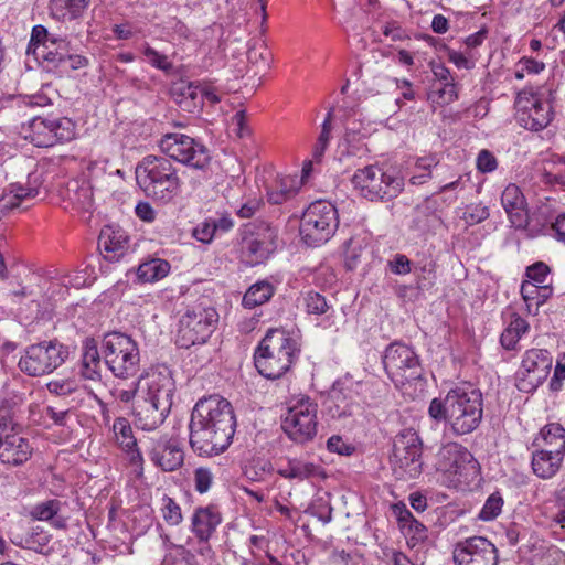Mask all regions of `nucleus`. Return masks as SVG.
<instances>
[{"instance_id": "41", "label": "nucleus", "mask_w": 565, "mask_h": 565, "mask_svg": "<svg viewBox=\"0 0 565 565\" xmlns=\"http://www.w3.org/2000/svg\"><path fill=\"white\" fill-rule=\"evenodd\" d=\"M274 295V287L268 281L252 285L243 297V306L253 309L267 302Z\"/></svg>"}, {"instance_id": "60", "label": "nucleus", "mask_w": 565, "mask_h": 565, "mask_svg": "<svg viewBox=\"0 0 565 565\" xmlns=\"http://www.w3.org/2000/svg\"><path fill=\"white\" fill-rule=\"evenodd\" d=\"M128 455V460L130 466L134 468V472L137 477H142L143 475V457L138 447H134L130 450H124Z\"/></svg>"}, {"instance_id": "14", "label": "nucleus", "mask_w": 565, "mask_h": 565, "mask_svg": "<svg viewBox=\"0 0 565 565\" xmlns=\"http://www.w3.org/2000/svg\"><path fill=\"white\" fill-rule=\"evenodd\" d=\"M159 148L170 159L199 170L205 169L211 160L207 148L184 134L163 135Z\"/></svg>"}, {"instance_id": "28", "label": "nucleus", "mask_w": 565, "mask_h": 565, "mask_svg": "<svg viewBox=\"0 0 565 565\" xmlns=\"http://www.w3.org/2000/svg\"><path fill=\"white\" fill-rule=\"evenodd\" d=\"M564 456L554 454L547 449H536L532 454V470L541 479L554 477L561 468Z\"/></svg>"}, {"instance_id": "7", "label": "nucleus", "mask_w": 565, "mask_h": 565, "mask_svg": "<svg viewBox=\"0 0 565 565\" xmlns=\"http://www.w3.org/2000/svg\"><path fill=\"white\" fill-rule=\"evenodd\" d=\"M218 322V313L206 298L190 306L180 318L177 343L181 348H190L205 343L214 332Z\"/></svg>"}, {"instance_id": "47", "label": "nucleus", "mask_w": 565, "mask_h": 565, "mask_svg": "<svg viewBox=\"0 0 565 565\" xmlns=\"http://www.w3.org/2000/svg\"><path fill=\"white\" fill-rule=\"evenodd\" d=\"M503 499L499 492H494L488 497L478 518L482 521H492L502 511Z\"/></svg>"}, {"instance_id": "48", "label": "nucleus", "mask_w": 565, "mask_h": 565, "mask_svg": "<svg viewBox=\"0 0 565 565\" xmlns=\"http://www.w3.org/2000/svg\"><path fill=\"white\" fill-rule=\"evenodd\" d=\"M162 516L163 520L171 526H177L182 523L183 515L180 505L170 497L162 498Z\"/></svg>"}, {"instance_id": "32", "label": "nucleus", "mask_w": 565, "mask_h": 565, "mask_svg": "<svg viewBox=\"0 0 565 565\" xmlns=\"http://www.w3.org/2000/svg\"><path fill=\"white\" fill-rule=\"evenodd\" d=\"M29 130L30 134L25 138H29L34 146L46 148L56 145V138L52 132V118H33L29 122Z\"/></svg>"}, {"instance_id": "64", "label": "nucleus", "mask_w": 565, "mask_h": 565, "mask_svg": "<svg viewBox=\"0 0 565 565\" xmlns=\"http://www.w3.org/2000/svg\"><path fill=\"white\" fill-rule=\"evenodd\" d=\"M233 124L237 127V136L239 138L246 137L250 135V129L247 125V115L244 109L238 110L232 118Z\"/></svg>"}, {"instance_id": "44", "label": "nucleus", "mask_w": 565, "mask_h": 565, "mask_svg": "<svg viewBox=\"0 0 565 565\" xmlns=\"http://www.w3.org/2000/svg\"><path fill=\"white\" fill-rule=\"evenodd\" d=\"M116 443L122 450H130L137 446V439L132 435L130 423L125 417H118L113 424Z\"/></svg>"}, {"instance_id": "34", "label": "nucleus", "mask_w": 565, "mask_h": 565, "mask_svg": "<svg viewBox=\"0 0 565 565\" xmlns=\"http://www.w3.org/2000/svg\"><path fill=\"white\" fill-rule=\"evenodd\" d=\"M541 181L550 185H565V158L551 156L543 160Z\"/></svg>"}, {"instance_id": "43", "label": "nucleus", "mask_w": 565, "mask_h": 565, "mask_svg": "<svg viewBox=\"0 0 565 565\" xmlns=\"http://www.w3.org/2000/svg\"><path fill=\"white\" fill-rule=\"evenodd\" d=\"M68 200L81 210H89L93 205V192L90 186L83 182L70 183L67 186Z\"/></svg>"}, {"instance_id": "33", "label": "nucleus", "mask_w": 565, "mask_h": 565, "mask_svg": "<svg viewBox=\"0 0 565 565\" xmlns=\"http://www.w3.org/2000/svg\"><path fill=\"white\" fill-rule=\"evenodd\" d=\"M329 409L333 417H345L352 414L354 393L349 387H332L329 393Z\"/></svg>"}, {"instance_id": "4", "label": "nucleus", "mask_w": 565, "mask_h": 565, "mask_svg": "<svg viewBox=\"0 0 565 565\" xmlns=\"http://www.w3.org/2000/svg\"><path fill=\"white\" fill-rule=\"evenodd\" d=\"M174 390V380L168 369L149 373L146 396L134 409L136 425L143 430L159 427L170 413Z\"/></svg>"}, {"instance_id": "5", "label": "nucleus", "mask_w": 565, "mask_h": 565, "mask_svg": "<svg viewBox=\"0 0 565 565\" xmlns=\"http://www.w3.org/2000/svg\"><path fill=\"white\" fill-rule=\"evenodd\" d=\"M136 180L148 198L170 202L179 192L181 181L170 159L147 156L136 167Z\"/></svg>"}, {"instance_id": "61", "label": "nucleus", "mask_w": 565, "mask_h": 565, "mask_svg": "<svg viewBox=\"0 0 565 565\" xmlns=\"http://www.w3.org/2000/svg\"><path fill=\"white\" fill-rule=\"evenodd\" d=\"M311 514L327 524L332 520V507L327 502L320 501L311 508Z\"/></svg>"}, {"instance_id": "46", "label": "nucleus", "mask_w": 565, "mask_h": 565, "mask_svg": "<svg viewBox=\"0 0 565 565\" xmlns=\"http://www.w3.org/2000/svg\"><path fill=\"white\" fill-rule=\"evenodd\" d=\"M551 291L550 286H542L532 281H524L521 285V295L526 302L537 299L536 305H540L550 296Z\"/></svg>"}, {"instance_id": "36", "label": "nucleus", "mask_w": 565, "mask_h": 565, "mask_svg": "<svg viewBox=\"0 0 565 565\" xmlns=\"http://www.w3.org/2000/svg\"><path fill=\"white\" fill-rule=\"evenodd\" d=\"M170 268L169 262L161 258H151L139 265L137 276L142 282H154L164 278Z\"/></svg>"}, {"instance_id": "53", "label": "nucleus", "mask_w": 565, "mask_h": 565, "mask_svg": "<svg viewBox=\"0 0 565 565\" xmlns=\"http://www.w3.org/2000/svg\"><path fill=\"white\" fill-rule=\"evenodd\" d=\"M550 271V267L545 263L536 262L526 268V276L532 280V282L548 286L545 282Z\"/></svg>"}, {"instance_id": "52", "label": "nucleus", "mask_w": 565, "mask_h": 565, "mask_svg": "<svg viewBox=\"0 0 565 565\" xmlns=\"http://www.w3.org/2000/svg\"><path fill=\"white\" fill-rule=\"evenodd\" d=\"M305 300L309 313L323 315L329 309L326 298L319 292H308Z\"/></svg>"}, {"instance_id": "3", "label": "nucleus", "mask_w": 565, "mask_h": 565, "mask_svg": "<svg viewBox=\"0 0 565 565\" xmlns=\"http://www.w3.org/2000/svg\"><path fill=\"white\" fill-rule=\"evenodd\" d=\"M300 353L298 342L284 329H269L254 352L258 373L277 380L290 371Z\"/></svg>"}, {"instance_id": "27", "label": "nucleus", "mask_w": 565, "mask_h": 565, "mask_svg": "<svg viewBox=\"0 0 565 565\" xmlns=\"http://www.w3.org/2000/svg\"><path fill=\"white\" fill-rule=\"evenodd\" d=\"M100 364L97 341L94 338H85L82 342V375L90 381L100 380Z\"/></svg>"}, {"instance_id": "13", "label": "nucleus", "mask_w": 565, "mask_h": 565, "mask_svg": "<svg viewBox=\"0 0 565 565\" xmlns=\"http://www.w3.org/2000/svg\"><path fill=\"white\" fill-rule=\"evenodd\" d=\"M382 363L387 376L397 387L422 376L418 355L412 347L402 342H393L386 347Z\"/></svg>"}, {"instance_id": "42", "label": "nucleus", "mask_w": 565, "mask_h": 565, "mask_svg": "<svg viewBox=\"0 0 565 565\" xmlns=\"http://www.w3.org/2000/svg\"><path fill=\"white\" fill-rule=\"evenodd\" d=\"M298 189L299 182L294 177H284L277 189L267 192L268 201L273 204H282L294 196Z\"/></svg>"}, {"instance_id": "1", "label": "nucleus", "mask_w": 565, "mask_h": 565, "mask_svg": "<svg viewBox=\"0 0 565 565\" xmlns=\"http://www.w3.org/2000/svg\"><path fill=\"white\" fill-rule=\"evenodd\" d=\"M236 425L234 408L226 398L216 394L200 398L189 424L192 450L200 457L224 452L232 444Z\"/></svg>"}, {"instance_id": "37", "label": "nucleus", "mask_w": 565, "mask_h": 565, "mask_svg": "<svg viewBox=\"0 0 565 565\" xmlns=\"http://www.w3.org/2000/svg\"><path fill=\"white\" fill-rule=\"evenodd\" d=\"M51 535L40 526L32 527L20 541H13L22 548L46 554L50 551Z\"/></svg>"}, {"instance_id": "17", "label": "nucleus", "mask_w": 565, "mask_h": 565, "mask_svg": "<svg viewBox=\"0 0 565 565\" xmlns=\"http://www.w3.org/2000/svg\"><path fill=\"white\" fill-rule=\"evenodd\" d=\"M515 119L525 129L540 131L552 119V107L547 102H542L534 94L521 92L515 102Z\"/></svg>"}, {"instance_id": "45", "label": "nucleus", "mask_w": 565, "mask_h": 565, "mask_svg": "<svg viewBox=\"0 0 565 565\" xmlns=\"http://www.w3.org/2000/svg\"><path fill=\"white\" fill-rule=\"evenodd\" d=\"M75 124L67 117H52V129L56 143L71 141L75 137Z\"/></svg>"}, {"instance_id": "55", "label": "nucleus", "mask_w": 565, "mask_h": 565, "mask_svg": "<svg viewBox=\"0 0 565 565\" xmlns=\"http://www.w3.org/2000/svg\"><path fill=\"white\" fill-rule=\"evenodd\" d=\"M489 217V210L487 206H483L481 204L470 205L467 207L463 220L472 225L478 224Z\"/></svg>"}, {"instance_id": "9", "label": "nucleus", "mask_w": 565, "mask_h": 565, "mask_svg": "<svg viewBox=\"0 0 565 565\" xmlns=\"http://www.w3.org/2000/svg\"><path fill=\"white\" fill-rule=\"evenodd\" d=\"M352 183L370 201H390L397 198L404 188V179L398 172L383 171L377 166L356 170Z\"/></svg>"}, {"instance_id": "38", "label": "nucleus", "mask_w": 565, "mask_h": 565, "mask_svg": "<svg viewBox=\"0 0 565 565\" xmlns=\"http://www.w3.org/2000/svg\"><path fill=\"white\" fill-rule=\"evenodd\" d=\"M319 472V466L311 462H303L298 459H289L286 467L278 470L279 476L285 479H296L302 481L309 479Z\"/></svg>"}, {"instance_id": "12", "label": "nucleus", "mask_w": 565, "mask_h": 565, "mask_svg": "<svg viewBox=\"0 0 565 565\" xmlns=\"http://www.w3.org/2000/svg\"><path fill=\"white\" fill-rule=\"evenodd\" d=\"M422 439L414 429H405L395 437L393 471L397 479H415L422 473Z\"/></svg>"}, {"instance_id": "58", "label": "nucleus", "mask_w": 565, "mask_h": 565, "mask_svg": "<svg viewBox=\"0 0 565 565\" xmlns=\"http://www.w3.org/2000/svg\"><path fill=\"white\" fill-rule=\"evenodd\" d=\"M327 447L331 452L347 456L351 455L355 449L352 445L345 443L342 437L338 435H333L328 439Z\"/></svg>"}, {"instance_id": "49", "label": "nucleus", "mask_w": 565, "mask_h": 565, "mask_svg": "<svg viewBox=\"0 0 565 565\" xmlns=\"http://www.w3.org/2000/svg\"><path fill=\"white\" fill-rule=\"evenodd\" d=\"M143 55L147 62L157 70L164 73H170L173 70V64L169 61L168 56L158 52L149 44L145 45Z\"/></svg>"}, {"instance_id": "26", "label": "nucleus", "mask_w": 565, "mask_h": 565, "mask_svg": "<svg viewBox=\"0 0 565 565\" xmlns=\"http://www.w3.org/2000/svg\"><path fill=\"white\" fill-rule=\"evenodd\" d=\"M70 51H72L70 42L64 38L57 36L34 49L35 54L53 67L65 65Z\"/></svg>"}, {"instance_id": "30", "label": "nucleus", "mask_w": 565, "mask_h": 565, "mask_svg": "<svg viewBox=\"0 0 565 565\" xmlns=\"http://www.w3.org/2000/svg\"><path fill=\"white\" fill-rule=\"evenodd\" d=\"M64 503L60 500L50 499L35 504L32 508L30 515L34 520L51 521L52 525L56 529H66L67 519L58 515Z\"/></svg>"}, {"instance_id": "11", "label": "nucleus", "mask_w": 565, "mask_h": 565, "mask_svg": "<svg viewBox=\"0 0 565 565\" xmlns=\"http://www.w3.org/2000/svg\"><path fill=\"white\" fill-rule=\"evenodd\" d=\"M67 356V348L57 340L41 341L26 347L18 365L30 376H41L61 366Z\"/></svg>"}, {"instance_id": "10", "label": "nucleus", "mask_w": 565, "mask_h": 565, "mask_svg": "<svg viewBox=\"0 0 565 565\" xmlns=\"http://www.w3.org/2000/svg\"><path fill=\"white\" fill-rule=\"evenodd\" d=\"M339 224L338 211L327 201H316L303 212L300 234L308 246H319L328 242Z\"/></svg>"}, {"instance_id": "50", "label": "nucleus", "mask_w": 565, "mask_h": 565, "mask_svg": "<svg viewBox=\"0 0 565 565\" xmlns=\"http://www.w3.org/2000/svg\"><path fill=\"white\" fill-rule=\"evenodd\" d=\"M192 236L203 244H210L216 236L213 227L212 217H207L201 223H199L193 228Z\"/></svg>"}, {"instance_id": "54", "label": "nucleus", "mask_w": 565, "mask_h": 565, "mask_svg": "<svg viewBox=\"0 0 565 565\" xmlns=\"http://www.w3.org/2000/svg\"><path fill=\"white\" fill-rule=\"evenodd\" d=\"M447 56L458 68L471 70L475 67L476 60L470 53L466 54L452 49H447Z\"/></svg>"}, {"instance_id": "18", "label": "nucleus", "mask_w": 565, "mask_h": 565, "mask_svg": "<svg viewBox=\"0 0 565 565\" xmlns=\"http://www.w3.org/2000/svg\"><path fill=\"white\" fill-rule=\"evenodd\" d=\"M455 565H498V550L489 540L472 536L458 542L452 552Z\"/></svg>"}, {"instance_id": "29", "label": "nucleus", "mask_w": 565, "mask_h": 565, "mask_svg": "<svg viewBox=\"0 0 565 565\" xmlns=\"http://www.w3.org/2000/svg\"><path fill=\"white\" fill-rule=\"evenodd\" d=\"M533 446L565 456V428L558 423L545 425L540 431V438L534 440Z\"/></svg>"}, {"instance_id": "19", "label": "nucleus", "mask_w": 565, "mask_h": 565, "mask_svg": "<svg viewBox=\"0 0 565 565\" xmlns=\"http://www.w3.org/2000/svg\"><path fill=\"white\" fill-rule=\"evenodd\" d=\"M147 452L153 465L166 472L178 470L184 461L179 441L168 436L150 439Z\"/></svg>"}, {"instance_id": "57", "label": "nucleus", "mask_w": 565, "mask_h": 565, "mask_svg": "<svg viewBox=\"0 0 565 565\" xmlns=\"http://www.w3.org/2000/svg\"><path fill=\"white\" fill-rule=\"evenodd\" d=\"M498 161L489 150H481L477 158V168L483 173L492 172L497 169Z\"/></svg>"}, {"instance_id": "63", "label": "nucleus", "mask_w": 565, "mask_h": 565, "mask_svg": "<svg viewBox=\"0 0 565 565\" xmlns=\"http://www.w3.org/2000/svg\"><path fill=\"white\" fill-rule=\"evenodd\" d=\"M215 235L230 232L234 227V221L230 214H221L218 217H212Z\"/></svg>"}, {"instance_id": "2", "label": "nucleus", "mask_w": 565, "mask_h": 565, "mask_svg": "<svg viewBox=\"0 0 565 565\" xmlns=\"http://www.w3.org/2000/svg\"><path fill=\"white\" fill-rule=\"evenodd\" d=\"M428 414L436 422H446L457 436L470 434L483 416L482 393L470 385L456 386L444 398H434Z\"/></svg>"}, {"instance_id": "6", "label": "nucleus", "mask_w": 565, "mask_h": 565, "mask_svg": "<svg viewBox=\"0 0 565 565\" xmlns=\"http://www.w3.org/2000/svg\"><path fill=\"white\" fill-rule=\"evenodd\" d=\"M104 362L118 379H129L140 370L138 343L128 334L111 331L104 334L100 343Z\"/></svg>"}, {"instance_id": "51", "label": "nucleus", "mask_w": 565, "mask_h": 565, "mask_svg": "<svg viewBox=\"0 0 565 565\" xmlns=\"http://www.w3.org/2000/svg\"><path fill=\"white\" fill-rule=\"evenodd\" d=\"M214 475L210 468L199 467L194 470V488L199 493H205L210 490Z\"/></svg>"}, {"instance_id": "59", "label": "nucleus", "mask_w": 565, "mask_h": 565, "mask_svg": "<svg viewBox=\"0 0 565 565\" xmlns=\"http://www.w3.org/2000/svg\"><path fill=\"white\" fill-rule=\"evenodd\" d=\"M46 387L50 393L60 396L70 395L75 391V384L70 380L51 381Z\"/></svg>"}, {"instance_id": "35", "label": "nucleus", "mask_w": 565, "mask_h": 565, "mask_svg": "<svg viewBox=\"0 0 565 565\" xmlns=\"http://www.w3.org/2000/svg\"><path fill=\"white\" fill-rule=\"evenodd\" d=\"M530 324L516 313L511 316L509 324L500 337V343L505 350H515L523 334L529 332Z\"/></svg>"}, {"instance_id": "8", "label": "nucleus", "mask_w": 565, "mask_h": 565, "mask_svg": "<svg viewBox=\"0 0 565 565\" xmlns=\"http://www.w3.org/2000/svg\"><path fill=\"white\" fill-rule=\"evenodd\" d=\"M436 470L450 483H470L480 475V463L473 455L458 443L443 445L435 456Z\"/></svg>"}, {"instance_id": "56", "label": "nucleus", "mask_w": 565, "mask_h": 565, "mask_svg": "<svg viewBox=\"0 0 565 565\" xmlns=\"http://www.w3.org/2000/svg\"><path fill=\"white\" fill-rule=\"evenodd\" d=\"M387 267L395 275H407L412 271V263L404 254H396L387 262Z\"/></svg>"}, {"instance_id": "39", "label": "nucleus", "mask_w": 565, "mask_h": 565, "mask_svg": "<svg viewBox=\"0 0 565 565\" xmlns=\"http://www.w3.org/2000/svg\"><path fill=\"white\" fill-rule=\"evenodd\" d=\"M243 234L257 237L259 242H268L271 249H277L278 230L265 221H255L245 225Z\"/></svg>"}, {"instance_id": "62", "label": "nucleus", "mask_w": 565, "mask_h": 565, "mask_svg": "<svg viewBox=\"0 0 565 565\" xmlns=\"http://www.w3.org/2000/svg\"><path fill=\"white\" fill-rule=\"evenodd\" d=\"M438 98L443 104H450L458 98L457 86L455 82H447L438 89Z\"/></svg>"}, {"instance_id": "24", "label": "nucleus", "mask_w": 565, "mask_h": 565, "mask_svg": "<svg viewBox=\"0 0 565 565\" xmlns=\"http://www.w3.org/2000/svg\"><path fill=\"white\" fill-rule=\"evenodd\" d=\"M40 181L35 174H29L26 184H10L9 193L0 199V214L18 207L23 200L35 198L39 194Z\"/></svg>"}, {"instance_id": "16", "label": "nucleus", "mask_w": 565, "mask_h": 565, "mask_svg": "<svg viewBox=\"0 0 565 565\" xmlns=\"http://www.w3.org/2000/svg\"><path fill=\"white\" fill-rule=\"evenodd\" d=\"M553 358L547 350L530 349L515 373V386L520 392L533 393L550 374Z\"/></svg>"}, {"instance_id": "25", "label": "nucleus", "mask_w": 565, "mask_h": 565, "mask_svg": "<svg viewBox=\"0 0 565 565\" xmlns=\"http://www.w3.org/2000/svg\"><path fill=\"white\" fill-rule=\"evenodd\" d=\"M98 246L105 259L117 262L128 250V238L119 231L106 228L100 233Z\"/></svg>"}, {"instance_id": "40", "label": "nucleus", "mask_w": 565, "mask_h": 565, "mask_svg": "<svg viewBox=\"0 0 565 565\" xmlns=\"http://www.w3.org/2000/svg\"><path fill=\"white\" fill-rule=\"evenodd\" d=\"M90 0H52V13L63 20H74L82 15Z\"/></svg>"}, {"instance_id": "23", "label": "nucleus", "mask_w": 565, "mask_h": 565, "mask_svg": "<svg viewBox=\"0 0 565 565\" xmlns=\"http://www.w3.org/2000/svg\"><path fill=\"white\" fill-rule=\"evenodd\" d=\"M392 511L402 533L407 537L408 544L415 546L427 539V527L415 519L404 502L393 504Z\"/></svg>"}, {"instance_id": "15", "label": "nucleus", "mask_w": 565, "mask_h": 565, "mask_svg": "<svg viewBox=\"0 0 565 565\" xmlns=\"http://www.w3.org/2000/svg\"><path fill=\"white\" fill-rule=\"evenodd\" d=\"M318 405L310 397L303 396L291 405L282 419L281 427L296 443L312 440L318 429Z\"/></svg>"}, {"instance_id": "21", "label": "nucleus", "mask_w": 565, "mask_h": 565, "mask_svg": "<svg viewBox=\"0 0 565 565\" xmlns=\"http://www.w3.org/2000/svg\"><path fill=\"white\" fill-rule=\"evenodd\" d=\"M501 204L507 212L511 224L515 228H524L529 224L526 200L521 189L511 183L501 194Z\"/></svg>"}, {"instance_id": "22", "label": "nucleus", "mask_w": 565, "mask_h": 565, "mask_svg": "<svg viewBox=\"0 0 565 565\" xmlns=\"http://www.w3.org/2000/svg\"><path fill=\"white\" fill-rule=\"evenodd\" d=\"M221 522L222 515L215 507H200L191 518V532L198 542H207Z\"/></svg>"}, {"instance_id": "20", "label": "nucleus", "mask_w": 565, "mask_h": 565, "mask_svg": "<svg viewBox=\"0 0 565 565\" xmlns=\"http://www.w3.org/2000/svg\"><path fill=\"white\" fill-rule=\"evenodd\" d=\"M32 451L29 439L22 437L14 427L0 444V461L13 467L22 466L31 458Z\"/></svg>"}, {"instance_id": "31", "label": "nucleus", "mask_w": 565, "mask_h": 565, "mask_svg": "<svg viewBox=\"0 0 565 565\" xmlns=\"http://www.w3.org/2000/svg\"><path fill=\"white\" fill-rule=\"evenodd\" d=\"M241 254L246 264L254 266L265 262L275 250L269 247L268 242H259L257 237L243 234Z\"/></svg>"}]
</instances>
